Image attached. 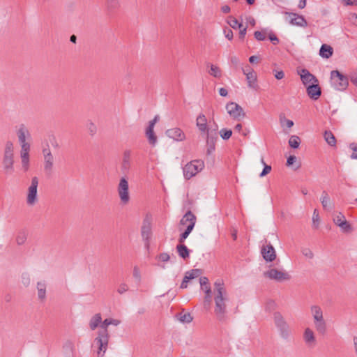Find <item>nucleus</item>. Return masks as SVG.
<instances>
[{"label":"nucleus","mask_w":357,"mask_h":357,"mask_svg":"<svg viewBox=\"0 0 357 357\" xmlns=\"http://www.w3.org/2000/svg\"><path fill=\"white\" fill-rule=\"evenodd\" d=\"M133 276L138 280L141 278L139 270L137 266H135L133 268Z\"/></svg>","instance_id":"obj_62"},{"label":"nucleus","mask_w":357,"mask_h":357,"mask_svg":"<svg viewBox=\"0 0 357 357\" xmlns=\"http://www.w3.org/2000/svg\"><path fill=\"white\" fill-rule=\"evenodd\" d=\"M303 339L308 347H314V345L316 344L315 337L314 335V332L310 328H307L305 330V332L303 334Z\"/></svg>","instance_id":"obj_24"},{"label":"nucleus","mask_w":357,"mask_h":357,"mask_svg":"<svg viewBox=\"0 0 357 357\" xmlns=\"http://www.w3.org/2000/svg\"><path fill=\"white\" fill-rule=\"evenodd\" d=\"M303 255L308 259H312L314 257V254L312 250L309 248H303L302 250Z\"/></svg>","instance_id":"obj_51"},{"label":"nucleus","mask_w":357,"mask_h":357,"mask_svg":"<svg viewBox=\"0 0 357 357\" xmlns=\"http://www.w3.org/2000/svg\"><path fill=\"white\" fill-rule=\"evenodd\" d=\"M344 232H350L352 231V228L349 222L346 220L344 222H341L338 225Z\"/></svg>","instance_id":"obj_42"},{"label":"nucleus","mask_w":357,"mask_h":357,"mask_svg":"<svg viewBox=\"0 0 357 357\" xmlns=\"http://www.w3.org/2000/svg\"><path fill=\"white\" fill-rule=\"evenodd\" d=\"M320 218L317 209L314 211L312 215V227L317 229L319 225Z\"/></svg>","instance_id":"obj_41"},{"label":"nucleus","mask_w":357,"mask_h":357,"mask_svg":"<svg viewBox=\"0 0 357 357\" xmlns=\"http://www.w3.org/2000/svg\"><path fill=\"white\" fill-rule=\"evenodd\" d=\"M42 153L43 155L44 170L45 173L50 174L52 173L53 169L54 158L52 153L48 144L43 147Z\"/></svg>","instance_id":"obj_8"},{"label":"nucleus","mask_w":357,"mask_h":357,"mask_svg":"<svg viewBox=\"0 0 357 357\" xmlns=\"http://www.w3.org/2000/svg\"><path fill=\"white\" fill-rule=\"evenodd\" d=\"M1 167L3 173L6 176H11L15 172L14 144L11 141H6L4 144Z\"/></svg>","instance_id":"obj_2"},{"label":"nucleus","mask_w":357,"mask_h":357,"mask_svg":"<svg viewBox=\"0 0 357 357\" xmlns=\"http://www.w3.org/2000/svg\"><path fill=\"white\" fill-rule=\"evenodd\" d=\"M213 294L215 315L218 321H225L227 318L226 302L229 298L224 282L221 280H218L215 282Z\"/></svg>","instance_id":"obj_1"},{"label":"nucleus","mask_w":357,"mask_h":357,"mask_svg":"<svg viewBox=\"0 0 357 357\" xmlns=\"http://www.w3.org/2000/svg\"><path fill=\"white\" fill-rule=\"evenodd\" d=\"M196 126L201 134H206L211 130L208 128L207 119L204 114H199L196 119Z\"/></svg>","instance_id":"obj_19"},{"label":"nucleus","mask_w":357,"mask_h":357,"mask_svg":"<svg viewBox=\"0 0 357 357\" xmlns=\"http://www.w3.org/2000/svg\"><path fill=\"white\" fill-rule=\"evenodd\" d=\"M321 204H322L324 208H326L330 202L329 196H328L327 192L325 190L322 192L321 197Z\"/></svg>","instance_id":"obj_40"},{"label":"nucleus","mask_w":357,"mask_h":357,"mask_svg":"<svg viewBox=\"0 0 357 357\" xmlns=\"http://www.w3.org/2000/svg\"><path fill=\"white\" fill-rule=\"evenodd\" d=\"M333 50L330 45L324 44L321 46L319 50V55L322 58L328 59L333 55Z\"/></svg>","instance_id":"obj_26"},{"label":"nucleus","mask_w":357,"mask_h":357,"mask_svg":"<svg viewBox=\"0 0 357 357\" xmlns=\"http://www.w3.org/2000/svg\"><path fill=\"white\" fill-rule=\"evenodd\" d=\"M264 276L277 282H283L291 279V276L287 272L277 268H270L265 271Z\"/></svg>","instance_id":"obj_10"},{"label":"nucleus","mask_w":357,"mask_h":357,"mask_svg":"<svg viewBox=\"0 0 357 357\" xmlns=\"http://www.w3.org/2000/svg\"><path fill=\"white\" fill-rule=\"evenodd\" d=\"M220 135L223 139L227 140L231 137L232 135V131L231 130L229 129L223 128L220 130Z\"/></svg>","instance_id":"obj_43"},{"label":"nucleus","mask_w":357,"mask_h":357,"mask_svg":"<svg viewBox=\"0 0 357 357\" xmlns=\"http://www.w3.org/2000/svg\"><path fill=\"white\" fill-rule=\"evenodd\" d=\"M268 38L273 45H277L279 43L278 38L274 33L269 34Z\"/></svg>","instance_id":"obj_55"},{"label":"nucleus","mask_w":357,"mask_h":357,"mask_svg":"<svg viewBox=\"0 0 357 357\" xmlns=\"http://www.w3.org/2000/svg\"><path fill=\"white\" fill-rule=\"evenodd\" d=\"M146 136L150 144L154 146L157 142V137L154 133L153 128H148L146 130Z\"/></svg>","instance_id":"obj_31"},{"label":"nucleus","mask_w":357,"mask_h":357,"mask_svg":"<svg viewBox=\"0 0 357 357\" xmlns=\"http://www.w3.org/2000/svg\"><path fill=\"white\" fill-rule=\"evenodd\" d=\"M204 167V163L201 160H194L187 163L183 168L185 179H190L201 172Z\"/></svg>","instance_id":"obj_5"},{"label":"nucleus","mask_w":357,"mask_h":357,"mask_svg":"<svg viewBox=\"0 0 357 357\" xmlns=\"http://www.w3.org/2000/svg\"><path fill=\"white\" fill-rule=\"evenodd\" d=\"M324 139L327 144L331 146H336V139L334 135L330 130H326L324 135Z\"/></svg>","instance_id":"obj_30"},{"label":"nucleus","mask_w":357,"mask_h":357,"mask_svg":"<svg viewBox=\"0 0 357 357\" xmlns=\"http://www.w3.org/2000/svg\"><path fill=\"white\" fill-rule=\"evenodd\" d=\"M261 253L265 261L271 262L276 258V254L273 246L271 244L264 245L261 248Z\"/></svg>","instance_id":"obj_15"},{"label":"nucleus","mask_w":357,"mask_h":357,"mask_svg":"<svg viewBox=\"0 0 357 357\" xmlns=\"http://www.w3.org/2000/svg\"><path fill=\"white\" fill-rule=\"evenodd\" d=\"M344 220H346V218L341 212H339L333 218V222L336 225H338L341 222H344Z\"/></svg>","instance_id":"obj_44"},{"label":"nucleus","mask_w":357,"mask_h":357,"mask_svg":"<svg viewBox=\"0 0 357 357\" xmlns=\"http://www.w3.org/2000/svg\"><path fill=\"white\" fill-rule=\"evenodd\" d=\"M166 135L169 138L176 141H183L185 139V135L183 130L178 128H174L168 129L166 131Z\"/></svg>","instance_id":"obj_22"},{"label":"nucleus","mask_w":357,"mask_h":357,"mask_svg":"<svg viewBox=\"0 0 357 357\" xmlns=\"http://www.w3.org/2000/svg\"><path fill=\"white\" fill-rule=\"evenodd\" d=\"M117 191L121 204H127L130 202V195L128 181L126 177H122L120 179Z\"/></svg>","instance_id":"obj_9"},{"label":"nucleus","mask_w":357,"mask_h":357,"mask_svg":"<svg viewBox=\"0 0 357 357\" xmlns=\"http://www.w3.org/2000/svg\"><path fill=\"white\" fill-rule=\"evenodd\" d=\"M307 96L313 100H317L321 95V90L318 83L309 85L306 89Z\"/></svg>","instance_id":"obj_18"},{"label":"nucleus","mask_w":357,"mask_h":357,"mask_svg":"<svg viewBox=\"0 0 357 357\" xmlns=\"http://www.w3.org/2000/svg\"><path fill=\"white\" fill-rule=\"evenodd\" d=\"M246 76V80L249 87L256 89L257 87V74L255 72H251L245 75Z\"/></svg>","instance_id":"obj_28"},{"label":"nucleus","mask_w":357,"mask_h":357,"mask_svg":"<svg viewBox=\"0 0 357 357\" xmlns=\"http://www.w3.org/2000/svg\"><path fill=\"white\" fill-rule=\"evenodd\" d=\"M224 34L225 38H227L229 40H231L233 39L234 34L231 29L227 27L224 29Z\"/></svg>","instance_id":"obj_48"},{"label":"nucleus","mask_w":357,"mask_h":357,"mask_svg":"<svg viewBox=\"0 0 357 357\" xmlns=\"http://www.w3.org/2000/svg\"><path fill=\"white\" fill-rule=\"evenodd\" d=\"M227 22L229 26L234 29H241L243 27L242 23L239 22L238 20L234 17H229Z\"/></svg>","instance_id":"obj_37"},{"label":"nucleus","mask_w":357,"mask_h":357,"mask_svg":"<svg viewBox=\"0 0 357 357\" xmlns=\"http://www.w3.org/2000/svg\"><path fill=\"white\" fill-rule=\"evenodd\" d=\"M275 307V301L270 300L266 303V307L268 310L271 311L273 310Z\"/></svg>","instance_id":"obj_58"},{"label":"nucleus","mask_w":357,"mask_h":357,"mask_svg":"<svg viewBox=\"0 0 357 357\" xmlns=\"http://www.w3.org/2000/svg\"><path fill=\"white\" fill-rule=\"evenodd\" d=\"M344 6H357V0H342Z\"/></svg>","instance_id":"obj_57"},{"label":"nucleus","mask_w":357,"mask_h":357,"mask_svg":"<svg viewBox=\"0 0 357 357\" xmlns=\"http://www.w3.org/2000/svg\"><path fill=\"white\" fill-rule=\"evenodd\" d=\"M102 317L100 314H96L91 319L89 326L91 330H95L98 326L101 323Z\"/></svg>","instance_id":"obj_33"},{"label":"nucleus","mask_w":357,"mask_h":357,"mask_svg":"<svg viewBox=\"0 0 357 357\" xmlns=\"http://www.w3.org/2000/svg\"><path fill=\"white\" fill-rule=\"evenodd\" d=\"M350 80L355 86H357V74H353L350 76Z\"/></svg>","instance_id":"obj_64"},{"label":"nucleus","mask_w":357,"mask_h":357,"mask_svg":"<svg viewBox=\"0 0 357 357\" xmlns=\"http://www.w3.org/2000/svg\"><path fill=\"white\" fill-rule=\"evenodd\" d=\"M199 283L201 287H204L205 285L209 284L208 279L206 277H200Z\"/></svg>","instance_id":"obj_61"},{"label":"nucleus","mask_w":357,"mask_h":357,"mask_svg":"<svg viewBox=\"0 0 357 357\" xmlns=\"http://www.w3.org/2000/svg\"><path fill=\"white\" fill-rule=\"evenodd\" d=\"M142 237L145 241V246L146 248H149V241L151 236V229L149 222L144 221L141 229Z\"/></svg>","instance_id":"obj_23"},{"label":"nucleus","mask_w":357,"mask_h":357,"mask_svg":"<svg viewBox=\"0 0 357 357\" xmlns=\"http://www.w3.org/2000/svg\"><path fill=\"white\" fill-rule=\"evenodd\" d=\"M311 313L317 331L320 334H324L326 331V323L324 319L321 308L318 305H313L311 307Z\"/></svg>","instance_id":"obj_4"},{"label":"nucleus","mask_w":357,"mask_h":357,"mask_svg":"<svg viewBox=\"0 0 357 357\" xmlns=\"http://www.w3.org/2000/svg\"><path fill=\"white\" fill-rule=\"evenodd\" d=\"M285 123V125L288 128H291L294 126V122L291 120L284 119V121H281V123Z\"/></svg>","instance_id":"obj_63"},{"label":"nucleus","mask_w":357,"mask_h":357,"mask_svg":"<svg viewBox=\"0 0 357 357\" xmlns=\"http://www.w3.org/2000/svg\"><path fill=\"white\" fill-rule=\"evenodd\" d=\"M197 218L192 213L191 211H188L185 213V214L182 217L179 222V230L181 231L183 229L182 227L187 225H190L192 224L193 228L195 227L196 223Z\"/></svg>","instance_id":"obj_16"},{"label":"nucleus","mask_w":357,"mask_h":357,"mask_svg":"<svg viewBox=\"0 0 357 357\" xmlns=\"http://www.w3.org/2000/svg\"><path fill=\"white\" fill-rule=\"evenodd\" d=\"M284 15L287 16L286 20L291 25L300 27H306L307 26V21L303 15L291 12H284Z\"/></svg>","instance_id":"obj_13"},{"label":"nucleus","mask_w":357,"mask_h":357,"mask_svg":"<svg viewBox=\"0 0 357 357\" xmlns=\"http://www.w3.org/2000/svg\"><path fill=\"white\" fill-rule=\"evenodd\" d=\"M109 325H110V319H105L102 324L100 325L102 330L99 331L98 336L94 340V342L98 347V357H103L104 354L105 353L107 349L109 342V333L107 330V326Z\"/></svg>","instance_id":"obj_3"},{"label":"nucleus","mask_w":357,"mask_h":357,"mask_svg":"<svg viewBox=\"0 0 357 357\" xmlns=\"http://www.w3.org/2000/svg\"><path fill=\"white\" fill-rule=\"evenodd\" d=\"M274 324L280 332V336L283 339H288L290 335L289 326L282 314L279 312H275L273 314Z\"/></svg>","instance_id":"obj_7"},{"label":"nucleus","mask_w":357,"mask_h":357,"mask_svg":"<svg viewBox=\"0 0 357 357\" xmlns=\"http://www.w3.org/2000/svg\"><path fill=\"white\" fill-rule=\"evenodd\" d=\"M261 162L264 165V167L259 176L261 177H263L268 174L271 171V167L270 165H266L263 159L261 160Z\"/></svg>","instance_id":"obj_47"},{"label":"nucleus","mask_w":357,"mask_h":357,"mask_svg":"<svg viewBox=\"0 0 357 357\" xmlns=\"http://www.w3.org/2000/svg\"><path fill=\"white\" fill-rule=\"evenodd\" d=\"M17 135L20 144H29L26 140L31 137V134L24 124H21L17 130Z\"/></svg>","instance_id":"obj_20"},{"label":"nucleus","mask_w":357,"mask_h":357,"mask_svg":"<svg viewBox=\"0 0 357 357\" xmlns=\"http://www.w3.org/2000/svg\"><path fill=\"white\" fill-rule=\"evenodd\" d=\"M212 300V296L205 295L204 300V307H208L211 304Z\"/></svg>","instance_id":"obj_56"},{"label":"nucleus","mask_w":357,"mask_h":357,"mask_svg":"<svg viewBox=\"0 0 357 357\" xmlns=\"http://www.w3.org/2000/svg\"><path fill=\"white\" fill-rule=\"evenodd\" d=\"M331 81L333 87L337 91H344L349 85L347 77L342 75L338 70L331 71Z\"/></svg>","instance_id":"obj_6"},{"label":"nucleus","mask_w":357,"mask_h":357,"mask_svg":"<svg viewBox=\"0 0 357 357\" xmlns=\"http://www.w3.org/2000/svg\"><path fill=\"white\" fill-rule=\"evenodd\" d=\"M193 230V226L192 224L190 225H187V228L185 229V231L181 234L178 241L180 243H183L185 240L188 238L189 234L191 233V231Z\"/></svg>","instance_id":"obj_34"},{"label":"nucleus","mask_w":357,"mask_h":357,"mask_svg":"<svg viewBox=\"0 0 357 357\" xmlns=\"http://www.w3.org/2000/svg\"><path fill=\"white\" fill-rule=\"evenodd\" d=\"M242 70L244 75H246L247 73L255 72L254 70L251 68L250 66L246 65L243 68H242Z\"/></svg>","instance_id":"obj_60"},{"label":"nucleus","mask_w":357,"mask_h":357,"mask_svg":"<svg viewBox=\"0 0 357 357\" xmlns=\"http://www.w3.org/2000/svg\"><path fill=\"white\" fill-rule=\"evenodd\" d=\"M176 251L179 257L183 259H186L190 256V250L183 243H180L176 245Z\"/></svg>","instance_id":"obj_25"},{"label":"nucleus","mask_w":357,"mask_h":357,"mask_svg":"<svg viewBox=\"0 0 357 357\" xmlns=\"http://www.w3.org/2000/svg\"><path fill=\"white\" fill-rule=\"evenodd\" d=\"M107 7L109 10H112L120 7V0H107Z\"/></svg>","instance_id":"obj_38"},{"label":"nucleus","mask_w":357,"mask_h":357,"mask_svg":"<svg viewBox=\"0 0 357 357\" xmlns=\"http://www.w3.org/2000/svg\"><path fill=\"white\" fill-rule=\"evenodd\" d=\"M255 38L259 41H263L266 38V33L263 31H256L254 33Z\"/></svg>","instance_id":"obj_46"},{"label":"nucleus","mask_w":357,"mask_h":357,"mask_svg":"<svg viewBox=\"0 0 357 357\" xmlns=\"http://www.w3.org/2000/svg\"><path fill=\"white\" fill-rule=\"evenodd\" d=\"M38 185V178L34 176L31 178V185L28 188L26 197V203L29 206L34 205L38 201L37 188Z\"/></svg>","instance_id":"obj_11"},{"label":"nucleus","mask_w":357,"mask_h":357,"mask_svg":"<svg viewBox=\"0 0 357 357\" xmlns=\"http://www.w3.org/2000/svg\"><path fill=\"white\" fill-rule=\"evenodd\" d=\"M22 168L24 172H27L30 167L29 154H20Z\"/></svg>","instance_id":"obj_32"},{"label":"nucleus","mask_w":357,"mask_h":357,"mask_svg":"<svg viewBox=\"0 0 357 357\" xmlns=\"http://www.w3.org/2000/svg\"><path fill=\"white\" fill-rule=\"evenodd\" d=\"M207 67L209 68L208 73L211 76L216 78L222 76V70L218 66L208 63Z\"/></svg>","instance_id":"obj_27"},{"label":"nucleus","mask_w":357,"mask_h":357,"mask_svg":"<svg viewBox=\"0 0 357 357\" xmlns=\"http://www.w3.org/2000/svg\"><path fill=\"white\" fill-rule=\"evenodd\" d=\"M158 258L160 261L165 262L169 260L170 257L168 253L162 252L158 256Z\"/></svg>","instance_id":"obj_52"},{"label":"nucleus","mask_w":357,"mask_h":357,"mask_svg":"<svg viewBox=\"0 0 357 357\" xmlns=\"http://www.w3.org/2000/svg\"><path fill=\"white\" fill-rule=\"evenodd\" d=\"M26 234L24 231L19 232L16 236V243L19 245L24 244L26 241Z\"/></svg>","instance_id":"obj_39"},{"label":"nucleus","mask_w":357,"mask_h":357,"mask_svg":"<svg viewBox=\"0 0 357 357\" xmlns=\"http://www.w3.org/2000/svg\"><path fill=\"white\" fill-rule=\"evenodd\" d=\"M298 74L300 75L301 81L304 85H307L309 83H318L317 77L305 68L298 71Z\"/></svg>","instance_id":"obj_17"},{"label":"nucleus","mask_w":357,"mask_h":357,"mask_svg":"<svg viewBox=\"0 0 357 357\" xmlns=\"http://www.w3.org/2000/svg\"><path fill=\"white\" fill-rule=\"evenodd\" d=\"M296 160V157L295 155H290L287 160V165L291 166L294 162Z\"/></svg>","instance_id":"obj_59"},{"label":"nucleus","mask_w":357,"mask_h":357,"mask_svg":"<svg viewBox=\"0 0 357 357\" xmlns=\"http://www.w3.org/2000/svg\"><path fill=\"white\" fill-rule=\"evenodd\" d=\"M38 296L40 300H44L46 296V284L43 282H38L37 284Z\"/></svg>","instance_id":"obj_29"},{"label":"nucleus","mask_w":357,"mask_h":357,"mask_svg":"<svg viewBox=\"0 0 357 357\" xmlns=\"http://www.w3.org/2000/svg\"><path fill=\"white\" fill-rule=\"evenodd\" d=\"M206 135V154L210 155L215 149V142L218 139L217 129L208 132Z\"/></svg>","instance_id":"obj_14"},{"label":"nucleus","mask_w":357,"mask_h":357,"mask_svg":"<svg viewBox=\"0 0 357 357\" xmlns=\"http://www.w3.org/2000/svg\"><path fill=\"white\" fill-rule=\"evenodd\" d=\"M21 146V151L20 154H29L30 151V144H20Z\"/></svg>","instance_id":"obj_49"},{"label":"nucleus","mask_w":357,"mask_h":357,"mask_svg":"<svg viewBox=\"0 0 357 357\" xmlns=\"http://www.w3.org/2000/svg\"><path fill=\"white\" fill-rule=\"evenodd\" d=\"M131 151L126 150L123 154L122 162L121 165V169L123 174L128 172L131 167Z\"/></svg>","instance_id":"obj_21"},{"label":"nucleus","mask_w":357,"mask_h":357,"mask_svg":"<svg viewBox=\"0 0 357 357\" xmlns=\"http://www.w3.org/2000/svg\"><path fill=\"white\" fill-rule=\"evenodd\" d=\"M301 144V139L298 136L292 135L289 139V145L293 149L298 148Z\"/></svg>","instance_id":"obj_35"},{"label":"nucleus","mask_w":357,"mask_h":357,"mask_svg":"<svg viewBox=\"0 0 357 357\" xmlns=\"http://www.w3.org/2000/svg\"><path fill=\"white\" fill-rule=\"evenodd\" d=\"M274 76L277 79H282L284 77V73L282 70H274Z\"/></svg>","instance_id":"obj_54"},{"label":"nucleus","mask_w":357,"mask_h":357,"mask_svg":"<svg viewBox=\"0 0 357 357\" xmlns=\"http://www.w3.org/2000/svg\"><path fill=\"white\" fill-rule=\"evenodd\" d=\"M226 109L228 114L234 119L238 121L243 119L245 113L243 112V108L234 102H230L227 104Z\"/></svg>","instance_id":"obj_12"},{"label":"nucleus","mask_w":357,"mask_h":357,"mask_svg":"<svg viewBox=\"0 0 357 357\" xmlns=\"http://www.w3.org/2000/svg\"><path fill=\"white\" fill-rule=\"evenodd\" d=\"M128 290V286L126 283H121L117 289V292L122 294Z\"/></svg>","instance_id":"obj_50"},{"label":"nucleus","mask_w":357,"mask_h":357,"mask_svg":"<svg viewBox=\"0 0 357 357\" xmlns=\"http://www.w3.org/2000/svg\"><path fill=\"white\" fill-rule=\"evenodd\" d=\"M186 273L191 279H194L202 274V271L200 269H192Z\"/></svg>","instance_id":"obj_45"},{"label":"nucleus","mask_w":357,"mask_h":357,"mask_svg":"<svg viewBox=\"0 0 357 357\" xmlns=\"http://www.w3.org/2000/svg\"><path fill=\"white\" fill-rule=\"evenodd\" d=\"M178 319L183 323H190L193 319L192 315L189 312L178 314Z\"/></svg>","instance_id":"obj_36"},{"label":"nucleus","mask_w":357,"mask_h":357,"mask_svg":"<svg viewBox=\"0 0 357 357\" xmlns=\"http://www.w3.org/2000/svg\"><path fill=\"white\" fill-rule=\"evenodd\" d=\"M239 38L243 40H244L247 33V27L243 26V27L239 29Z\"/></svg>","instance_id":"obj_53"}]
</instances>
